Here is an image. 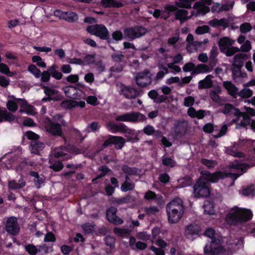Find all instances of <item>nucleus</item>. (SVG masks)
<instances>
[{
    "mask_svg": "<svg viewBox=\"0 0 255 255\" xmlns=\"http://www.w3.org/2000/svg\"><path fill=\"white\" fill-rule=\"evenodd\" d=\"M195 0H179L175 2V6L181 8H190L191 7V2Z\"/></svg>",
    "mask_w": 255,
    "mask_h": 255,
    "instance_id": "obj_37",
    "label": "nucleus"
},
{
    "mask_svg": "<svg viewBox=\"0 0 255 255\" xmlns=\"http://www.w3.org/2000/svg\"><path fill=\"white\" fill-rule=\"evenodd\" d=\"M238 96L242 98L248 99L253 95V91L248 88H244L239 92H238Z\"/></svg>",
    "mask_w": 255,
    "mask_h": 255,
    "instance_id": "obj_45",
    "label": "nucleus"
},
{
    "mask_svg": "<svg viewBox=\"0 0 255 255\" xmlns=\"http://www.w3.org/2000/svg\"><path fill=\"white\" fill-rule=\"evenodd\" d=\"M101 4L105 7L120 8L125 4V2L122 0H101Z\"/></svg>",
    "mask_w": 255,
    "mask_h": 255,
    "instance_id": "obj_22",
    "label": "nucleus"
},
{
    "mask_svg": "<svg viewBox=\"0 0 255 255\" xmlns=\"http://www.w3.org/2000/svg\"><path fill=\"white\" fill-rule=\"evenodd\" d=\"M63 90L66 94L67 97L72 98H73V94L75 90V87L72 86H66L63 88Z\"/></svg>",
    "mask_w": 255,
    "mask_h": 255,
    "instance_id": "obj_52",
    "label": "nucleus"
},
{
    "mask_svg": "<svg viewBox=\"0 0 255 255\" xmlns=\"http://www.w3.org/2000/svg\"><path fill=\"white\" fill-rule=\"evenodd\" d=\"M125 142V139L122 137L112 135L106 140L104 143L103 146L106 147L111 145V144H114L115 145L116 148L121 149L124 146Z\"/></svg>",
    "mask_w": 255,
    "mask_h": 255,
    "instance_id": "obj_15",
    "label": "nucleus"
},
{
    "mask_svg": "<svg viewBox=\"0 0 255 255\" xmlns=\"http://www.w3.org/2000/svg\"><path fill=\"white\" fill-rule=\"evenodd\" d=\"M0 72L9 76H12L15 74L14 72H11L9 67L4 63H0Z\"/></svg>",
    "mask_w": 255,
    "mask_h": 255,
    "instance_id": "obj_46",
    "label": "nucleus"
},
{
    "mask_svg": "<svg viewBox=\"0 0 255 255\" xmlns=\"http://www.w3.org/2000/svg\"><path fill=\"white\" fill-rule=\"evenodd\" d=\"M71 149L66 147H59L55 148L53 151L52 154L55 157H59L67 155V153L70 152Z\"/></svg>",
    "mask_w": 255,
    "mask_h": 255,
    "instance_id": "obj_32",
    "label": "nucleus"
},
{
    "mask_svg": "<svg viewBox=\"0 0 255 255\" xmlns=\"http://www.w3.org/2000/svg\"><path fill=\"white\" fill-rule=\"evenodd\" d=\"M89 33L96 35L101 39H108L109 37V32L106 27L103 24H95L89 26L87 28Z\"/></svg>",
    "mask_w": 255,
    "mask_h": 255,
    "instance_id": "obj_9",
    "label": "nucleus"
},
{
    "mask_svg": "<svg viewBox=\"0 0 255 255\" xmlns=\"http://www.w3.org/2000/svg\"><path fill=\"white\" fill-rule=\"evenodd\" d=\"M27 252L31 255H35L37 252L36 247L33 245H28L25 247Z\"/></svg>",
    "mask_w": 255,
    "mask_h": 255,
    "instance_id": "obj_59",
    "label": "nucleus"
},
{
    "mask_svg": "<svg viewBox=\"0 0 255 255\" xmlns=\"http://www.w3.org/2000/svg\"><path fill=\"white\" fill-rule=\"evenodd\" d=\"M99 170L102 171V173L99 174L96 178L93 179V181L95 183H96V181L97 179L102 178V177L104 176L106 173L108 172L109 171V168L106 166H103L99 168Z\"/></svg>",
    "mask_w": 255,
    "mask_h": 255,
    "instance_id": "obj_57",
    "label": "nucleus"
},
{
    "mask_svg": "<svg viewBox=\"0 0 255 255\" xmlns=\"http://www.w3.org/2000/svg\"><path fill=\"white\" fill-rule=\"evenodd\" d=\"M209 27L207 25L199 26L195 29V33L197 34H203L209 31Z\"/></svg>",
    "mask_w": 255,
    "mask_h": 255,
    "instance_id": "obj_55",
    "label": "nucleus"
},
{
    "mask_svg": "<svg viewBox=\"0 0 255 255\" xmlns=\"http://www.w3.org/2000/svg\"><path fill=\"white\" fill-rule=\"evenodd\" d=\"M134 187V184L129 180L128 176H127L125 182L121 186V190L123 192H127L128 190H133Z\"/></svg>",
    "mask_w": 255,
    "mask_h": 255,
    "instance_id": "obj_31",
    "label": "nucleus"
},
{
    "mask_svg": "<svg viewBox=\"0 0 255 255\" xmlns=\"http://www.w3.org/2000/svg\"><path fill=\"white\" fill-rule=\"evenodd\" d=\"M5 230L12 235H16L19 232L20 228L16 217H9L6 222Z\"/></svg>",
    "mask_w": 255,
    "mask_h": 255,
    "instance_id": "obj_13",
    "label": "nucleus"
},
{
    "mask_svg": "<svg viewBox=\"0 0 255 255\" xmlns=\"http://www.w3.org/2000/svg\"><path fill=\"white\" fill-rule=\"evenodd\" d=\"M243 52H248L251 49V44L249 40H247L242 45L241 47L239 49Z\"/></svg>",
    "mask_w": 255,
    "mask_h": 255,
    "instance_id": "obj_64",
    "label": "nucleus"
},
{
    "mask_svg": "<svg viewBox=\"0 0 255 255\" xmlns=\"http://www.w3.org/2000/svg\"><path fill=\"white\" fill-rule=\"evenodd\" d=\"M96 61L95 54H91L90 55H86L83 59L84 65L93 64Z\"/></svg>",
    "mask_w": 255,
    "mask_h": 255,
    "instance_id": "obj_43",
    "label": "nucleus"
},
{
    "mask_svg": "<svg viewBox=\"0 0 255 255\" xmlns=\"http://www.w3.org/2000/svg\"><path fill=\"white\" fill-rule=\"evenodd\" d=\"M202 175L199 178L194 186L193 194L195 197H207L210 194V190L207 182Z\"/></svg>",
    "mask_w": 255,
    "mask_h": 255,
    "instance_id": "obj_7",
    "label": "nucleus"
},
{
    "mask_svg": "<svg viewBox=\"0 0 255 255\" xmlns=\"http://www.w3.org/2000/svg\"><path fill=\"white\" fill-rule=\"evenodd\" d=\"M166 211L169 223H176L180 221L184 213V207L180 198L174 199L167 205Z\"/></svg>",
    "mask_w": 255,
    "mask_h": 255,
    "instance_id": "obj_4",
    "label": "nucleus"
},
{
    "mask_svg": "<svg viewBox=\"0 0 255 255\" xmlns=\"http://www.w3.org/2000/svg\"><path fill=\"white\" fill-rule=\"evenodd\" d=\"M25 185V182L22 180H19L18 183L15 182L14 181H11L8 182V187L11 189H17L22 188Z\"/></svg>",
    "mask_w": 255,
    "mask_h": 255,
    "instance_id": "obj_39",
    "label": "nucleus"
},
{
    "mask_svg": "<svg viewBox=\"0 0 255 255\" xmlns=\"http://www.w3.org/2000/svg\"><path fill=\"white\" fill-rule=\"evenodd\" d=\"M223 85L230 95L234 97L236 96L238 90L234 84L231 82L226 81L223 83Z\"/></svg>",
    "mask_w": 255,
    "mask_h": 255,
    "instance_id": "obj_26",
    "label": "nucleus"
},
{
    "mask_svg": "<svg viewBox=\"0 0 255 255\" xmlns=\"http://www.w3.org/2000/svg\"><path fill=\"white\" fill-rule=\"evenodd\" d=\"M28 70L29 73L33 74L36 78H39L40 76V71L35 65H30L28 67Z\"/></svg>",
    "mask_w": 255,
    "mask_h": 255,
    "instance_id": "obj_51",
    "label": "nucleus"
},
{
    "mask_svg": "<svg viewBox=\"0 0 255 255\" xmlns=\"http://www.w3.org/2000/svg\"><path fill=\"white\" fill-rule=\"evenodd\" d=\"M212 75H207L203 80L200 81L198 83L199 89H208L213 85Z\"/></svg>",
    "mask_w": 255,
    "mask_h": 255,
    "instance_id": "obj_24",
    "label": "nucleus"
},
{
    "mask_svg": "<svg viewBox=\"0 0 255 255\" xmlns=\"http://www.w3.org/2000/svg\"><path fill=\"white\" fill-rule=\"evenodd\" d=\"M210 68L208 66L204 64H199L195 67L194 73L195 74L205 73L209 72Z\"/></svg>",
    "mask_w": 255,
    "mask_h": 255,
    "instance_id": "obj_41",
    "label": "nucleus"
},
{
    "mask_svg": "<svg viewBox=\"0 0 255 255\" xmlns=\"http://www.w3.org/2000/svg\"><path fill=\"white\" fill-rule=\"evenodd\" d=\"M162 163L165 166L174 167L176 165L174 160L167 155H164L162 157Z\"/></svg>",
    "mask_w": 255,
    "mask_h": 255,
    "instance_id": "obj_42",
    "label": "nucleus"
},
{
    "mask_svg": "<svg viewBox=\"0 0 255 255\" xmlns=\"http://www.w3.org/2000/svg\"><path fill=\"white\" fill-rule=\"evenodd\" d=\"M247 57L245 53H240L235 55L233 65L237 67H241L243 64V60Z\"/></svg>",
    "mask_w": 255,
    "mask_h": 255,
    "instance_id": "obj_30",
    "label": "nucleus"
},
{
    "mask_svg": "<svg viewBox=\"0 0 255 255\" xmlns=\"http://www.w3.org/2000/svg\"><path fill=\"white\" fill-rule=\"evenodd\" d=\"M202 163L208 168L214 167L217 165V162L212 159L203 158L201 159Z\"/></svg>",
    "mask_w": 255,
    "mask_h": 255,
    "instance_id": "obj_53",
    "label": "nucleus"
},
{
    "mask_svg": "<svg viewBox=\"0 0 255 255\" xmlns=\"http://www.w3.org/2000/svg\"><path fill=\"white\" fill-rule=\"evenodd\" d=\"M193 35L191 34H189L187 37V41L188 42V45L187 46V50L189 52H192L191 47L193 46L198 45L200 46L202 44V42H199L197 41L193 42Z\"/></svg>",
    "mask_w": 255,
    "mask_h": 255,
    "instance_id": "obj_35",
    "label": "nucleus"
},
{
    "mask_svg": "<svg viewBox=\"0 0 255 255\" xmlns=\"http://www.w3.org/2000/svg\"><path fill=\"white\" fill-rule=\"evenodd\" d=\"M252 28V26L249 23H245L240 26L241 31L243 33L250 32Z\"/></svg>",
    "mask_w": 255,
    "mask_h": 255,
    "instance_id": "obj_58",
    "label": "nucleus"
},
{
    "mask_svg": "<svg viewBox=\"0 0 255 255\" xmlns=\"http://www.w3.org/2000/svg\"><path fill=\"white\" fill-rule=\"evenodd\" d=\"M223 11L222 4L219 3H214L211 7V11L212 12H220Z\"/></svg>",
    "mask_w": 255,
    "mask_h": 255,
    "instance_id": "obj_61",
    "label": "nucleus"
},
{
    "mask_svg": "<svg viewBox=\"0 0 255 255\" xmlns=\"http://www.w3.org/2000/svg\"><path fill=\"white\" fill-rule=\"evenodd\" d=\"M64 20L70 22H74L78 20L77 14L73 11H65Z\"/></svg>",
    "mask_w": 255,
    "mask_h": 255,
    "instance_id": "obj_38",
    "label": "nucleus"
},
{
    "mask_svg": "<svg viewBox=\"0 0 255 255\" xmlns=\"http://www.w3.org/2000/svg\"><path fill=\"white\" fill-rule=\"evenodd\" d=\"M23 105V100L12 98L7 102L6 107L9 111L14 112L18 106L21 108Z\"/></svg>",
    "mask_w": 255,
    "mask_h": 255,
    "instance_id": "obj_21",
    "label": "nucleus"
},
{
    "mask_svg": "<svg viewBox=\"0 0 255 255\" xmlns=\"http://www.w3.org/2000/svg\"><path fill=\"white\" fill-rule=\"evenodd\" d=\"M212 3V0H201L195 2L192 10V15L197 17L204 16L210 11L209 5Z\"/></svg>",
    "mask_w": 255,
    "mask_h": 255,
    "instance_id": "obj_8",
    "label": "nucleus"
},
{
    "mask_svg": "<svg viewBox=\"0 0 255 255\" xmlns=\"http://www.w3.org/2000/svg\"><path fill=\"white\" fill-rule=\"evenodd\" d=\"M24 136L26 138L32 140V141H35L39 138V135L35 132L32 131H27L25 133Z\"/></svg>",
    "mask_w": 255,
    "mask_h": 255,
    "instance_id": "obj_56",
    "label": "nucleus"
},
{
    "mask_svg": "<svg viewBox=\"0 0 255 255\" xmlns=\"http://www.w3.org/2000/svg\"><path fill=\"white\" fill-rule=\"evenodd\" d=\"M105 244L106 245L113 248L114 247L115 239L112 236H107L105 238Z\"/></svg>",
    "mask_w": 255,
    "mask_h": 255,
    "instance_id": "obj_62",
    "label": "nucleus"
},
{
    "mask_svg": "<svg viewBox=\"0 0 255 255\" xmlns=\"http://www.w3.org/2000/svg\"><path fill=\"white\" fill-rule=\"evenodd\" d=\"M241 195L245 196H254L255 193V190L253 186L243 189L240 191Z\"/></svg>",
    "mask_w": 255,
    "mask_h": 255,
    "instance_id": "obj_44",
    "label": "nucleus"
},
{
    "mask_svg": "<svg viewBox=\"0 0 255 255\" xmlns=\"http://www.w3.org/2000/svg\"><path fill=\"white\" fill-rule=\"evenodd\" d=\"M32 60L33 62L36 63L38 67L41 68H45L46 67V63L44 60L38 56H34L32 57Z\"/></svg>",
    "mask_w": 255,
    "mask_h": 255,
    "instance_id": "obj_48",
    "label": "nucleus"
},
{
    "mask_svg": "<svg viewBox=\"0 0 255 255\" xmlns=\"http://www.w3.org/2000/svg\"><path fill=\"white\" fill-rule=\"evenodd\" d=\"M204 235L210 238V243L206 245L204 248V253L207 255H216L224 254L229 255L226 249L220 247V240L217 238V236L214 229L209 228L207 229Z\"/></svg>",
    "mask_w": 255,
    "mask_h": 255,
    "instance_id": "obj_3",
    "label": "nucleus"
},
{
    "mask_svg": "<svg viewBox=\"0 0 255 255\" xmlns=\"http://www.w3.org/2000/svg\"><path fill=\"white\" fill-rule=\"evenodd\" d=\"M235 43V40L230 39L228 37H224L219 40V48L227 56L230 57L235 53L239 52L240 49L238 47H232Z\"/></svg>",
    "mask_w": 255,
    "mask_h": 255,
    "instance_id": "obj_6",
    "label": "nucleus"
},
{
    "mask_svg": "<svg viewBox=\"0 0 255 255\" xmlns=\"http://www.w3.org/2000/svg\"><path fill=\"white\" fill-rule=\"evenodd\" d=\"M48 122L45 125V128L47 132L53 135H61L62 130L61 126L58 124H55L50 121L49 119L46 120Z\"/></svg>",
    "mask_w": 255,
    "mask_h": 255,
    "instance_id": "obj_16",
    "label": "nucleus"
},
{
    "mask_svg": "<svg viewBox=\"0 0 255 255\" xmlns=\"http://www.w3.org/2000/svg\"><path fill=\"white\" fill-rule=\"evenodd\" d=\"M177 8L173 4H167L162 9L161 18L164 19L168 18L170 16L172 12L176 11Z\"/></svg>",
    "mask_w": 255,
    "mask_h": 255,
    "instance_id": "obj_25",
    "label": "nucleus"
},
{
    "mask_svg": "<svg viewBox=\"0 0 255 255\" xmlns=\"http://www.w3.org/2000/svg\"><path fill=\"white\" fill-rule=\"evenodd\" d=\"M209 24L213 27L220 26L227 27L228 25L227 20L225 18L212 19L209 22Z\"/></svg>",
    "mask_w": 255,
    "mask_h": 255,
    "instance_id": "obj_33",
    "label": "nucleus"
},
{
    "mask_svg": "<svg viewBox=\"0 0 255 255\" xmlns=\"http://www.w3.org/2000/svg\"><path fill=\"white\" fill-rule=\"evenodd\" d=\"M233 115L234 118L233 119L231 124H236V128L237 129L250 124L252 129L255 131V121L254 120L251 121L250 117L244 114L243 112H241L239 109H237L235 110Z\"/></svg>",
    "mask_w": 255,
    "mask_h": 255,
    "instance_id": "obj_5",
    "label": "nucleus"
},
{
    "mask_svg": "<svg viewBox=\"0 0 255 255\" xmlns=\"http://www.w3.org/2000/svg\"><path fill=\"white\" fill-rule=\"evenodd\" d=\"M120 93L127 99H134L138 96L139 92L132 87L123 86Z\"/></svg>",
    "mask_w": 255,
    "mask_h": 255,
    "instance_id": "obj_14",
    "label": "nucleus"
},
{
    "mask_svg": "<svg viewBox=\"0 0 255 255\" xmlns=\"http://www.w3.org/2000/svg\"><path fill=\"white\" fill-rule=\"evenodd\" d=\"M43 148L44 145L42 142L36 141H32L31 142L30 149L32 153L38 154Z\"/></svg>",
    "mask_w": 255,
    "mask_h": 255,
    "instance_id": "obj_27",
    "label": "nucleus"
},
{
    "mask_svg": "<svg viewBox=\"0 0 255 255\" xmlns=\"http://www.w3.org/2000/svg\"><path fill=\"white\" fill-rule=\"evenodd\" d=\"M253 216L250 209L235 206L227 214L226 221L231 225H242L250 221Z\"/></svg>",
    "mask_w": 255,
    "mask_h": 255,
    "instance_id": "obj_2",
    "label": "nucleus"
},
{
    "mask_svg": "<svg viewBox=\"0 0 255 255\" xmlns=\"http://www.w3.org/2000/svg\"><path fill=\"white\" fill-rule=\"evenodd\" d=\"M167 66L168 68L171 69L172 73H177L181 71V68L178 66L174 65V63H169Z\"/></svg>",
    "mask_w": 255,
    "mask_h": 255,
    "instance_id": "obj_60",
    "label": "nucleus"
},
{
    "mask_svg": "<svg viewBox=\"0 0 255 255\" xmlns=\"http://www.w3.org/2000/svg\"><path fill=\"white\" fill-rule=\"evenodd\" d=\"M199 227L196 225H189L185 230V236L190 240H193L198 236Z\"/></svg>",
    "mask_w": 255,
    "mask_h": 255,
    "instance_id": "obj_20",
    "label": "nucleus"
},
{
    "mask_svg": "<svg viewBox=\"0 0 255 255\" xmlns=\"http://www.w3.org/2000/svg\"><path fill=\"white\" fill-rule=\"evenodd\" d=\"M44 92L46 95H47L48 98L47 99L43 98V101L46 100L47 99L49 100L57 101L60 99V95L59 92L55 88H48V87H45L44 88Z\"/></svg>",
    "mask_w": 255,
    "mask_h": 255,
    "instance_id": "obj_19",
    "label": "nucleus"
},
{
    "mask_svg": "<svg viewBox=\"0 0 255 255\" xmlns=\"http://www.w3.org/2000/svg\"><path fill=\"white\" fill-rule=\"evenodd\" d=\"M192 15V11L191 12L190 15L188 16V12L187 10L184 9H179L176 11L175 12V18L180 20L181 21L188 19L191 17L193 16ZM197 17L196 15H194Z\"/></svg>",
    "mask_w": 255,
    "mask_h": 255,
    "instance_id": "obj_28",
    "label": "nucleus"
},
{
    "mask_svg": "<svg viewBox=\"0 0 255 255\" xmlns=\"http://www.w3.org/2000/svg\"><path fill=\"white\" fill-rule=\"evenodd\" d=\"M248 167L246 164L240 163L236 162L235 163L230 165V172L218 171L214 173H210L207 171H204L201 172L203 179L207 182L216 183L220 180L225 178L227 175H234V178L236 179L242 174L244 171Z\"/></svg>",
    "mask_w": 255,
    "mask_h": 255,
    "instance_id": "obj_1",
    "label": "nucleus"
},
{
    "mask_svg": "<svg viewBox=\"0 0 255 255\" xmlns=\"http://www.w3.org/2000/svg\"><path fill=\"white\" fill-rule=\"evenodd\" d=\"M188 115L191 117H197L198 119H202L204 117V112L203 111H196L193 108H189L188 110Z\"/></svg>",
    "mask_w": 255,
    "mask_h": 255,
    "instance_id": "obj_36",
    "label": "nucleus"
},
{
    "mask_svg": "<svg viewBox=\"0 0 255 255\" xmlns=\"http://www.w3.org/2000/svg\"><path fill=\"white\" fill-rule=\"evenodd\" d=\"M72 99H85L86 98L85 93L81 89L75 87V90Z\"/></svg>",
    "mask_w": 255,
    "mask_h": 255,
    "instance_id": "obj_47",
    "label": "nucleus"
},
{
    "mask_svg": "<svg viewBox=\"0 0 255 255\" xmlns=\"http://www.w3.org/2000/svg\"><path fill=\"white\" fill-rule=\"evenodd\" d=\"M147 32V29L142 26H135L127 28L124 30L125 36L129 40H133L144 35Z\"/></svg>",
    "mask_w": 255,
    "mask_h": 255,
    "instance_id": "obj_11",
    "label": "nucleus"
},
{
    "mask_svg": "<svg viewBox=\"0 0 255 255\" xmlns=\"http://www.w3.org/2000/svg\"><path fill=\"white\" fill-rule=\"evenodd\" d=\"M14 119L13 115L7 112L6 111L0 112V122L5 121H12Z\"/></svg>",
    "mask_w": 255,
    "mask_h": 255,
    "instance_id": "obj_40",
    "label": "nucleus"
},
{
    "mask_svg": "<svg viewBox=\"0 0 255 255\" xmlns=\"http://www.w3.org/2000/svg\"><path fill=\"white\" fill-rule=\"evenodd\" d=\"M113 231L116 235L122 237H127L130 235L131 231L127 228H115Z\"/></svg>",
    "mask_w": 255,
    "mask_h": 255,
    "instance_id": "obj_34",
    "label": "nucleus"
},
{
    "mask_svg": "<svg viewBox=\"0 0 255 255\" xmlns=\"http://www.w3.org/2000/svg\"><path fill=\"white\" fill-rule=\"evenodd\" d=\"M145 211L148 215H154L157 213L159 211V209L157 207L151 206L145 208Z\"/></svg>",
    "mask_w": 255,
    "mask_h": 255,
    "instance_id": "obj_63",
    "label": "nucleus"
},
{
    "mask_svg": "<svg viewBox=\"0 0 255 255\" xmlns=\"http://www.w3.org/2000/svg\"><path fill=\"white\" fill-rule=\"evenodd\" d=\"M237 108H234L231 104H226L224 106L223 109L222 110V112L225 114H232L233 115L235 112V110H236Z\"/></svg>",
    "mask_w": 255,
    "mask_h": 255,
    "instance_id": "obj_50",
    "label": "nucleus"
},
{
    "mask_svg": "<svg viewBox=\"0 0 255 255\" xmlns=\"http://www.w3.org/2000/svg\"><path fill=\"white\" fill-rule=\"evenodd\" d=\"M124 58V55L120 52L113 53L112 55V59L115 62H121L123 60Z\"/></svg>",
    "mask_w": 255,
    "mask_h": 255,
    "instance_id": "obj_54",
    "label": "nucleus"
},
{
    "mask_svg": "<svg viewBox=\"0 0 255 255\" xmlns=\"http://www.w3.org/2000/svg\"><path fill=\"white\" fill-rule=\"evenodd\" d=\"M117 211L116 208H110L106 213L107 218L110 222L115 224H121L123 223V221L120 217H117L116 215Z\"/></svg>",
    "mask_w": 255,
    "mask_h": 255,
    "instance_id": "obj_18",
    "label": "nucleus"
},
{
    "mask_svg": "<svg viewBox=\"0 0 255 255\" xmlns=\"http://www.w3.org/2000/svg\"><path fill=\"white\" fill-rule=\"evenodd\" d=\"M61 106L62 107L66 109H71L77 107L83 108L85 106V102L84 101L78 102L74 100H68L62 102Z\"/></svg>",
    "mask_w": 255,
    "mask_h": 255,
    "instance_id": "obj_23",
    "label": "nucleus"
},
{
    "mask_svg": "<svg viewBox=\"0 0 255 255\" xmlns=\"http://www.w3.org/2000/svg\"><path fill=\"white\" fill-rule=\"evenodd\" d=\"M204 209V213L209 215H212L214 214V208L212 203L209 201L206 202L203 206Z\"/></svg>",
    "mask_w": 255,
    "mask_h": 255,
    "instance_id": "obj_49",
    "label": "nucleus"
},
{
    "mask_svg": "<svg viewBox=\"0 0 255 255\" xmlns=\"http://www.w3.org/2000/svg\"><path fill=\"white\" fill-rule=\"evenodd\" d=\"M115 119L117 121L135 123L144 121L146 118L139 113H131L118 116Z\"/></svg>",
    "mask_w": 255,
    "mask_h": 255,
    "instance_id": "obj_10",
    "label": "nucleus"
},
{
    "mask_svg": "<svg viewBox=\"0 0 255 255\" xmlns=\"http://www.w3.org/2000/svg\"><path fill=\"white\" fill-rule=\"evenodd\" d=\"M135 81L137 84L140 86L145 87L151 83V74L150 71L145 69L142 72L139 73L135 76Z\"/></svg>",
    "mask_w": 255,
    "mask_h": 255,
    "instance_id": "obj_12",
    "label": "nucleus"
},
{
    "mask_svg": "<svg viewBox=\"0 0 255 255\" xmlns=\"http://www.w3.org/2000/svg\"><path fill=\"white\" fill-rule=\"evenodd\" d=\"M23 103L24 105L21 107V108L20 109V112H24L25 113L30 115H33L36 113V111L34 107L28 105L26 101L24 100Z\"/></svg>",
    "mask_w": 255,
    "mask_h": 255,
    "instance_id": "obj_29",
    "label": "nucleus"
},
{
    "mask_svg": "<svg viewBox=\"0 0 255 255\" xmlns=\"http://www.w3.org/2000/svg\"><path fill=\"white\" fill-rule=\"evenodd\" d=\"M107 127L109 130L113 133L117 132L130 133L132 131L131 130L128 129L125 125L123 124L117 125L113 122L108 123L107 124Z\"/></svg>",
    "mask_w": 255,
    "mask_h": 255,
    "instance_id": "obj_17",
    "label": "nucleus"
}]
</instances>
